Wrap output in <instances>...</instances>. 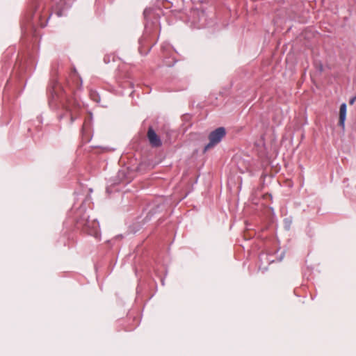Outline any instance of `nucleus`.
Wrapping results in <instances>:
<instances>
[{"mask_svg":"<svg viewBox=\"0 0 356 356\" xmlns=\"http://www.w3.org/2000/svg\"><path fill=\"white\" fill-rule=\"evenodd\" d=\"M74 0H60V8L56 12L58 17L63 15V12L65 8H68L71 6L72 3Z\"/></svg>","mask_w":356,"mask_h":356,"instance_id":"nucleus-5","label":"nucleus"},{"mask_svg":"<svg viewBox=\"0 0 356 356\" xmlns=\"http://www.w3.org/2000/svg\"><path fill=\"white\" fill-rule=\"evenodd\" d=\"M346 116V104L343 103L339 110V125L344 127V122Z\"/></svg>","mask_w":356,"mask_h":356,"instance_id":"nucleus-6","label":"nucleus"},{"mask_svg":"<svg viewBox=\"0 0 356 356\" xmlns=\"http://www.w3.org/2000/svg\"><path fill=\"white\" fill-rule=\"evenodd\" d=\"M81 224L84 227V230L88 232V234L97 236L99 234V222L96 220H89L88 217H83L81 222Z\"/></svg>","mask_w":356,"mask_h":356,"instance_id":"nucleus-3","label":"nucleus"},{"mask_svg":"<svg viewBox=\"0 0 356 356\" xmlns=\"http://www.w3.org/2000/svg\"><path fill=\"white\" fill-rule=\"evenodd\" d=\"M147 138L150 145L154 147H159L162 145V142L160 137L156 134L155 131L149 127L147 131Z\"/></svg>","mask_w":356,"mask_h":356,"instance_id":"nucleus-4","label":"nucleus"},{"mask_svg":"<svg viewBox=\"0 0 356 356\" xmlns=\"http://www.w3.org/2000/svg\"><path fill=\"white\" fill-rule=\"evenodd\" d=\"M225 134L226 131L224 127H219L211 132L209 136V143L205 145L204 152L219 143Z\"/></svg>","mask_w":356,"mask_h":356,"instance_id":"nucleus-1","label":"nucleus"},{"mask_svg":"<svg viewBox=\"0 0 356 356\" xmlns=\"http://www.w3.org/2000/svg\"><path fill=\"white\" fill-rule=\"evenodd\" d=\"M81 105L76 99H68L66 107V112L70 115V123H72L79 116V110Z\"/></svg>","mask_w":356,"mask_h":356,"instance_id":"nucleus-2","label":"nucleus"},{"mask_svg":"<svg viewBox=\"0 0 356 356\" xmlns=\"http://www.w3.org/2000/svg\"><path fill=\"white\" fill-rule=\"evenodd\" d=\"M355 100H356V96H354V97H353L350 99V101H349V104H351V105H352V104H353L355 103Z\"/></svg>","mask_w":356,"mask_h":356,"instance_id":"nucleus-7","label":"nucleus"}]
</instances>
